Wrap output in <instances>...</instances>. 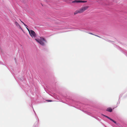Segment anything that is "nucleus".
<instances>
[{"mask_svg": "<svg viewBox=\"0 0 127 127\" xmlns=\"http://www.w3.org/2000/svg\"><path fill=\"white\" fill-rule=\"evenodd\" d=\"M26 27V28L27 29V30H28V31L29 32L30 31V30H29L28 28H27V27Z\"/></svg>", "mask_w": 127, "mask_h": 127, "instance_id": "12", "label": "nucleus"}, {"mask_svg": "<svg viewBox=\"0 0 127 127\" xmlns=\"http://www.w3.org/2000/svg\"><path fill=\"white\" fill-rule=\"evenodd\" d=\"M107 111L108 112H111L112 111V110L111 108L109 107L107 108Z\"/></svg>", "mask_w": 127, "mask_h": 127, "instance_id": "5", "label": "nucleus"}, {"mask_svg": "<svg viewBox=\"0 0 127 127\" xmlns=\"http://www.w3.org/2000/svg\"><path fill=\"white\" fill-rule=\"evenodd\" d=\"M46 101L48 102H51L53 101L52 100H47Z\"/></svg>", "mask_w": 127, "mask_h": 127, "instance_id": "10", "label": "nucleus"}, {"mask_svg": "<svg viewBox=\"0 0 127 127\" xmlns=\"http://www.w3.org/2000/svg\"><path fill=\"white\" fill-rule=\"evenodd\" d=\"M29 34L32 37H35L36 36L35 32L32 30H30L29 32Z\"/></svg>", "mask_w": 127, "mask_h": 127, "instance_id": "3", "label": "nucleus"}, {"mask_svg": "<svg viewBox=\"0 0 127 127\" xmlns=\"http://www.w3.org/2000/svg\"><path fill=\"white\" fill-rule=\"evenodd\" d=\"M107 118L108 119H110L111 121H113L115 124H116V121H114L113 120V119H112L110 118V117H108Z\"/></svg>", "mask_w": 127, "mask_h": 127, "instance_id": "6", "label": "nucleus"}, {"mask_svg": "<svg viewBox=\"0 0 127 127\" xmlns=\"http://www.w3.org/2000/svg\"><path fill=\"white\" fill-rule=\"evenodd\" d=\"M19 27V28L21 29V30H22V29L21 28V26H20V25H19V26H18Z\"/></svg>", "mask_w": 127, "mask_h": 127, "instance_id": "11", "label": "nucleus"}, {"mask_svg": "<svg viewBox=\"0 0 127 127\" xmlns=\"http://www.w3.org/2000/svg\"><path fill=\"white\" fill-rule=\"evenodd\" d=\"M88 6H85L82 7L79 9L76 10L74 12V15L78 13H82L85 10H87L88 8Z\"/></svg>", "mask_w": 127, "mask_h": 127, "instance_id": "2", "label": "nucleus"}, {"mask_svg": "<svg viewBox=\"0 0 127 127\" xmlns=\"http://www.w3.org/2000/svg\"><path fill=\"white\" fill-rule=\"evenodd\" d=\"M104 116L105 117H106V118H108V116H105V115H104Z\"/></svg>", "mask_w": 127, "mask_h": 127, "instance_id": "13", "label": "nucleus"}, {"mask_svg": "<svg viewBox=\"0 0 127 127\" xmlns=\"http://www.w3.org/2000/svg\"><path fill=\"white\" fill-rule=\"evenodd\" d=\"M90 34H91L94 35H95V36H96L98 37H100L99 36H98L96 35H94V34H93L92 33H90Z\"/></svg>", "mask_w": 127, "mask_h": 127, "instance_id": "9", "label": "nucleus"}, {"mask_svg": "<svg viewBox=\"0 0 127 127\" xmlns=\"http://www.w3.org/2000/svg\"><path fill=\"white\" fill-rule=\"evenodd\" d=\"M20 20L21 22L23 24L25 27H28V26L26 25L23 22L21 21V20Z\"/></svg>", "mask_w": 127, "mask_h": 127, "instance_id": "8", "label": "nucleus"}, {"mask_svg": "<svg viewBox=\"0 0 127 127\" xmlns=\"http://www.w3.org/2000/svg\"><path fill=\"white\" fill-rule=\"evenodd\" d=\"M15 24L17 27H18L20 25L17 22H15Z\"/></svg>", "mask_w": 127, "mask_h": 127, "instance_id": "7", "label": "nucleus"}, {"mask_svg": "<svg viewBox=\"0 0 127 127\" xmlns=\"http://www.w3.org/2000/svg\"><path fill=\"white\" fill-rule=\"evenodd\" d=\"M87 2V1H83L81 0H75L72 1V3H84Z\"/></svg>", "mask_w": 127, "mask_h": 127, "instance_id": "4", "label": "nucleus"}, {"mask_svg": "<svg viewBox=\"0 0 127 127\" xmlns=\"http://www.w3.org/2000/svg\"><path fill=\"white\" fill-rule=\"evenodd\" d=\"M35 40L41 45L44 46L45 45V42H46V39L42 37H40V39H35Z\"/></svg>", "mask_w": 127, "mask_h": 127, "instance_id": "1", "label": "nucleus"}]
</instances>
